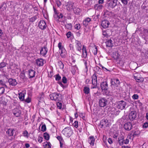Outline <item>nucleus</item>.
Masks as SVG:
<instances>
[{
  "mask_svg": "<svg viewBox=\"0 0 148 148\" xmlns=\"http://www.w3.org/2000/svg\"><path fill=\"white\" fill-rule=\"evenodd\" d=\"M25 94L24 93H20L18 94V98L21 101H23L24 100Z\"/></svg>",
  "mask_w": 148,
  "mask_h": 148,
  "instance_id": "obj_27",
  "label": "nucleus"
},
{
  "mask_svg": "<svg viewBox=\"0 0 148 148\" xmlns=\"http://www.w3.org/2000/svg\"><path fill=\"white\" fill-rule=\"evenodd\" d=\"M46 130V126L45 124L43 125L41 127V131L43 132H45Z\"/></svg>",
  "mask_w": 148,
  "mask_h": 148,
  "instance_id": "obj_46",
  "label": "nucleus"
},
{
  "mask_svg": "<svg viewBox=\"0 0 148 148\" xmlns=\"http://www.w3.org/2000/svg\"><path fill=\"white\" fill-rule=\"evenodd\" d=\"M61 95L56 93H53L50 95V99L52 100L60 101L61 100Z\"/></svg>",
  "mask_w": 148,
  "mask_h": 148,
  "instance_id": "obj_3",
  "label": "nucleus"
},
{
  "mask_svg": "<svg viewBox=\"0 0 148 148\" xmlns=\"http://www.w3.org/2000/svg\"><path fill=\"white\" fill-rule=\"evenodd\" d=\"M92 82L94 86L91 87V88H97V79L96 75L95 74L93 75L92 76Z\"/></svg>",
  "mask_w": 148,
  "mask_h": 148,
  "instance_id": "obj_5",
  "label": "nucleus"
},
{
  "mask_svg": "<svg viewBox=\"0 0 148 148\" xmlns=\"http://www.w3.org/2000/svg\"><path fill=\"white\" fill-rule=\"evenodd\" d=\"M101 88L102 90H107L108 89L107 82L105 81L102 82L101 84Z\"/></svg>",
  "mask_w": 148,
  "mask_h": 148,
  "instance_id": "obj_12",
  "label": "nucleus"
},
{
  "mask_svg": "<svg viewBox=\"0 0 148 148\" xmlns=\"http://www.w3.org/2000/svg\"><path fill=\"white\" fill-rule=\"evenodd\" d=\"M58 47L59 49V52L60 56L62 58H66V51L64 46L62 45L61 42H59L58 43Z\"/></svg>",
  "mask_w": 148,
  "mask_h": 148,
  "instance_id": "obj_1",
  "label": "nucleus"
},
{
  "mask_svg": "<svg viewBox=\"0 0 148 148\" xmlns=\"http://www.w3.org/2000/svg\"><path fill=\"white\" fill-rule=\"evenodd\" d=\"M107 103L108 101L107 99L104 98H101L99 101V105L101 107H104Z\"/></svg>",
  "mask_w": 148,
  "mask_h": 148,
  "instance_id": "obj_6",
  "label": "nucleus"
},
{
  "mask_svg": "<svg viewBox=\"0 0 148 148\" xmlns=\"http://www.w3.org/2000/svg\"><path fill=\"white\" fill-rule=\"evenodd\" d=\"M14 130L13 129L10 128L8 129L6 132L9 136H12L14 133Z\"/></svg>",
  "mask_w": 148,
  "mask_h": 148,
  "instance_id": "obj_23",
  "label": "nucleus"
},
{
  "mask_svg": "<svg viewBox=\"0 0 148 148\" xmlns=\"http://www.w3.org/2000/svg\"><path fill=\"white\" fill-rule=\"evenodd\" d=\"M28 73L29 78H32L35 77L36 72L32 69H30L28 71Z\"/></svg>",
  "mask_w": 148,
  "mask_h": 148,
  "instance_id": "obj_20",
  "label": "nucleus"
},
{
  "mask_svg": "<svg viewBox=\"0 0 148 148\" xmlns=\"http://www.w3.org/2000/svg\"><path fill=\"white\" fill-rule=\"evenodd\" d=\"M37 18V16H35L30 18L29 19V22L33 23L34 22Z\"/></svg>",
  "mask_w": 148,
  "mask_h": 148,
  "instance_id": "obj_37",
  "label": "nucleus"
},
{
  "mask_svg": "<svg viewBox=\"0 0 148 148\" xmlns=\"http://www.w3.org/2000/svg\"><path fill=\"white\" fill-rule=\"evenodd\" d=\"M91 21V19L90 18L88 17H86L83 21V25L86 27L88 25L90 24Z\"/></svg>",
  "mask_w": 148,
  "mask_h": 148,
  "instance_id": "obj_11",
  "label": "nucleus"
},
{
  "mask_svg": "<svg viewBox=\"0 0 148 148\" xmlns=\"http://www.w3.org/2000/svg\"><path fill=\"white\" fill-rule=\"evenodd\" d=\"M43 137L46 140H48L49 139L50 136L48 133L45 132L43 134Z\"/></svg>",
  "mask_w": 148,
  "mask_h": 148,
  "instance_id": "obj_29",
  "label": "nucleus"
},
{
  "mask_svg": "<svg viewBox=\"0 0 148 148\" xmlns=\"http://www.w3.org/2000/svg\"><path fill=\"white\" fill-rule=\"evenodd\" d=\"M62 81L63 83L64 84L66 83L67 82V79L65 76L63 77Z\"/></svg>",
  "mask_w": 148,
  "mask_h": 148,
  "instance_id": "obj_51",
  "label": "nucleus"
},
{
  "mask_svg": "<svg viewBox=\"0 0 148 148\" xmlns=\"http://www.w3.org/2000/svg\"><path fill=\"white\" fill-rule=\"evenodd\" d=\"M65 26L67 29L71 30L72 29V25L71 23H67L66 24Z\"/></svg>",
  "mask_w": 148,
  "mask_h": 148,
  "instance_id": "obj_33",
  "label": "nucleus"
},
{
  "mask_svg": "<svg viewBox=\"0 0 148 148\" xmlns=\"http://www.w3.org/2000/svg\"><path fill=\"white\" fill-rule=\"evenodd\" d=\"M108 30H107L106 31H103L102 32V34L104 37H107L108 36V34L107 33L108 31Z\"/></svg>",
  "mask_w": 148,
  "mask_h": 148,
  "instance_id": "obj_35",
  "label": "nucleus"
},
{
  "mask_svg": "<svg viewBox=\"0 0 148 148\" xmlns=\"http://www.w3.org/2000/svg\"><path fill=\"white\" fill-rule=\"evenodd\" d=\"M73 126L76 128L78 127V122L77 121H75L73 124Z\"/></svg>",
  "mask_w": 148,
  "mask_h": 148,
  "instance_id": "obj_49",
  "label": "nucleus"
},
{
  "mask_svg": "<svg viewBox=\"0 0 148 148\" xmlns=\"http://www.w3.org/2000/svg\"><path fill=\"white\" fill-rule=\"evenodd\" d=\"M54 77H55V79L56 81H59L61 79V77L59 74L56 75Z\"/></svg>",
  "mask_w": 148,
  "mask_h": 148,
  "instance_id": "obj_42",
  "label": "nucleus"
},
{
  "mask_svg": "<svg viewBox=\"0 0 148 148\" xmlns=\"http://www.w3.org/2000/svg\"><path fill=\"white\" fill-rule=\"evenodd\" d=\"M140 132L139 130H136L133 133V136L134 137L139 135L140 134Z\"/></svg>",
  "mask_w": 148,
  "mask_h": 148,
  "instance_id": "obj_34",
  "label": "nucleus"
},
{
  "mask_svg": "<svg viewBox=\"0 0 148 148\" xmlns=\"http://www.w3.org/2000/svg\"><path fill=\"white\" fill-rule=\"evenodd\" d=\"M74 27L75 29L79 30L81 27V25L79 23L76 24L75 25Z\"/></svg>",
  "mask_w": 148,
  "mask_h": 148,
  "instance_id": "obj_45",
  "label": "nucleus"
},
{
  "mask_svg": "<svg viewBox=\"0 0 148 148\" xmlns=\"http://www.w3.org/2000/svg\"><path fill=\"white\" fill-rule=\"evenodd\" d=\"M134 78L136 81L138 82H142L143 81V79L142 78L134 76Z\"/></svg>",
  "mask_w": 148,
  "mask_h": 148,
  "instance_id": "obj_30",
  "label": "nucleus"
},
{
  "mask_svg": "<svg viewBox=\"0 0 148 148\" xmlns=\"http://www.w3.org/2000/svg\"><path fill=\"white\" fill-rule=\"evenodd\" d=\"M38 26L39 28L41 29H44L46 28L47 25L45 21L41 20L39 23Z\"/></svg>",
  "mask_w": 148,
  "mask_h": 148,
  "instance_id": "obj_9",
  "label": "nucleus"
},
{
  "mask_svg": "<svg viewBox=\"0 0 148 148\" xmlns=\"http://www.w3.org/2000/svg\"><path fill=\"white\" fill-rule=\"evenodd\" d=\"M58 84L60 86L62 87L63 89L66 88L67 86H64L62 83L61 82H59Z\"/></svg>",
  "mask_w": 148,
  "mask_h": 148,
  "instance_id": "obj_56",
  "label": "nucleus"
},
{
  "mask_svg": "<svg viewBox=\"0 0 148 148\" xmlns=\"http://www.w3.org/2000/svg\"><path fill=\"white\" fill-rule=\"evenodd\" d=\"M58 66H60V68L62 69L64 68V64L61 61H60L58 63Z\"/></svg>",
  "mask_w": 148,
  "mask_h": 148,
  "instance_id": "obj_41",
  "label": "nucleus"
},
{
  "mask_svg": "<svg viewBox=\"0 0 148 148\" xmlns=\"http://www.w3.org/2000/svg\"><path fill=\"white\" fill-rule=\"evenodd\" d=\"M62 134L66 137H69L73 134V132L70 127H68L64 128L62 131Z\"/></svg>",
  "mask_w": 148,
  "mask_h": 148,
  "instance_id": "obj_2",
  "label": "nucleus"
},
{
  "mask_svg": "<svg viewBox=\"0 0 148 148\" xmlns=\"http://www.w3.org/2000/svg\"><path fill=\"white\" fill-rule=\"evenodd\" d=\"M53 9L54 12L53 15L54 17L56 18H58V19L62 18L63 17L62 14L61 13L58 12L54 6L53 7Z\"/></svg>",
  "mask_w": 148,
  "mask_h": 148,
  "instance_id": "obj_8",
  "label": "nucleus"
},
{
  "mask_svg": "<svg viewBox=\"0 0 148 148\" xmlns=\"http://www.w3.org/2000/svg\"><path fill=\"white\" fill-rule=\"evenodd\" d=\"M51 144L50 143H47L45 145V148H51Z\"/></svg>",
  "mask_w": 148,
  "mask_h": 148,
  "instance_id": "obj_47",
  "label": "nucleus"
},
{
  "mask_svg": "<svg viewBox=\"0 0 148 148\" xmlns=\"http://www.w3.org/2000/svg\"><path fill=\"white\" fill-rule=\"evenodd\" d=\"M92 51L93 54L95 55L97 54V48L96 46H95L94 47L92 48Z\"/></svg>",
  "mask_w": 148,
  "mask_h": 148,
  "instance_id": "obj_32",
  "label": "nucleus"
},
{
  "mask_svg": "<svg viewBox=\"0 0 148 148\" xmlns=\"http://www.w3.org/2000/svg\"><path fill=\"white\" fill-rule=\"evenodd\" d=\"M113 40V38L112 40L111 38L107 40L106 42V46L107 47H112L114 43Z\"/></svg>",
  "mask_w": 148,
  "mask_h": 148,
  "instance_id": "obj_15",
  "label": "nucleus"
},
{
  "mask_svg": "<svg viewBox=\"0 0 148 148\" xmlns=\"http://www.w3.org/2000/svg\"><path fill=\"white\" fill-rule=\"evenodd\" d=\"M132 98L134 99H137L138 98V96L137 94H135L132 96Z\"/></svg>",
  "mask_w": 148,
  "mask_h": 148,
  "instance_id": "obj_53",
  "label": "nucleus"
},
{
  "mask_svg": "<svg viewBox=\"0 0 148 148\" xmlns=\"http://www.w3.org/2000/svg\"><path fill=\"white\" fill-rule=\"evenodd\" d=\"M121 148H131V147L128 146H123Z\"/></svg>",
  "mask_w": 148,
  "mask_h": 148,
  "instance_id": "obj_64",
  "label": "nucleus"
},
{
  "mask_svg": "<svg viewBox=\"0 0 148 148\" xmlns=\"http://www.w3.org/2000/svg\"><path fill=\"white\" fill-rule=\"evenodd\" d=\"M76 55L75 54H73L72 55H71V58L72 59V62L73 63H75V57Z\"/></svg>",
  "mask_w": 148,
  "mask_h": 148,
  "instance_id": "obj_44",
  "label": "nucleus"
},
{
  "mask_svg": "<svg viewBox=\"0 0 148 148\" xmlns=\"http://www.w3.org/2000/svg\"><path fill=\"white\" fill-rule=\"evenodd\" d=\"M25 101L27 103H29L31 101V99L29 96H28L27 99L25 100Z\"/></svg>",
  "mask_w": 148,
  "mask_h": 148,
  "instance_id": "obj_54",
  "label": "nucleus"
},
{
  "mask_svg": "<svg viewBox=\"0 0 148 148\" xmlns=\"http://www.w3.org/2000/svg\"><path fill=\"white\" fill-rule=\"evenodd\" d=\"M22 134L24 137H26L27 138H29V134H28V132L26 130H25L23 132Z\"/></svg>",
  "mask_w": 148,
  "mask_h": 148,
  "instance_id": "obj_28",
  "label": "nucleus"
},
{
  "mask_svg": "<svg viewBox=\"0 0 148 148\" xmlns=\"http://www.w3.org/2000/svg\"><path fill=\"white\" fill-rule=\"evenodd\" d=\"M110 83H111V85L115 86V83L114 82V79H111V81H110Z\"/></svg>",
  "mask_w": 148,
  "mask_h": 148,
  "instance_id": "obj_62",
  "label": "nucleus"
},
{
  "mask_svg": "<svg viewBox=\"0 0 148 148\" xmlns=\"http://www.w3.org/2000/svg\"><path fill=\"white\" fill-rule=\"evenodd\" d=\"M7 64L4 62L0 63V69H1L5 67Z\"/></svg>",
  "mask_w": 148,
  "mask_h": 148,
  "instance_id": "obj_38",
  "label": "nucleus"
},
{
  "mask_svg": "<svg viewBox=\"0 0 148 148\" xmlns=\"http://www.w3.org/2000/svg\"><path fill=\"white\" fill-rule=\"evenodd\" d=\"M108 121L107 119H103L101 120L100 123L101 125L103 127L104 126H106V123H108Z\"/></svg>",
  "mask_w": 148,
  "mask_h": 148,
  "instance_id": "obj_26",
  "label": "nucleus"
},
{
  "mask_svg": "<svg viewBox=\"0 0 148 148\" xmlns=\"http://www.w3.org/2000/svg\"><path fill=\"white\" fill-rule=\"evenodd\" d=\"M117 0H112L110 3V5L112 8H114L117 5Z\"/></svg>",
  "mask_w": 148,
  "mask_h": 148,
  "instance_id": "obj_24",
  "label": "nucleus"
},
{
  "mask_svg": "<svg viewBox=\"0 0 148 148\" xmlns=\"http://www.w3.org/2000/svg\"><path fill=\"white\" fill-rule=\"evenodd\" d=\"M123 127L126 130L129 131L132 128V125L131 123L128 122L124 124Z\"/></svg>",
  "mask_w": 148,
  "mask_h": 148,
  "instance_id": "obj_10",
  "label": "nucleus"
},
{
  "mask_svg": "<svg viewBox=\"0 0 148 148\" xmlns=\"http://www.w3.org/2000/svg\"><path fill=\"white\" fill-rule=\"evenodd\" d=\"M58 108L60 109L62 108V104L61 102H58L57 103Z\"/></svg>",
  "mask_w": 148,
  "mask_h": 148,
  "instance_id": "obj_48",
  "label": "nucleus"
},
{
  "mask_svg": "<svg viewBox=\"0 0 148 148\" xmlns=\"http://www.w3.org/2000/svg\"><path fill=\"white\" fill-rule=\"evenodd\" d=\"M124 144H128L129 143V140L128 139H126L124 140Z\"/></svg>",
  "mask_w": 148,
  "mask_h": 148,
  "instance_id": "obj_61",
  "label": "nucleus"
},
{
  "mask_svg": "<svg viewBox=\"0 0 148 148\" xmlns=\"http://www.w3.org/2000/svg\"><path fill=\"white\" fill-rule=\"evenodd\" d=\"M56 3L58 7H59L61 5V2L59 0H57L56 1Z\"/></svg>",
  "mask_w": 148,
  "mask_h": 148,
  "instance_id": "obj_58",
  "label": "nucleus"
},
{
  "mask_svg": "<svg viewBox=\"0 0 148 148\" xmlns=\"http://www.w3.org/2000/svg\"><path fill=\"white\" fill-rule=\"evenodd\" d=\"M56 138L59 140L60 143L64 141L62 137L60 136H58Z\"/></svg>",
  "mask_w": 148,
  "mask_h": 148,
  "instance_id": "obj_52",
  "label": "nucleus"
},
{
  "mask_svg": "<svg viewBox=\"0 0 148 148\" xmlns=\"http://www.w3.org/2000/svg\"><path fill=\"white\" fill-rule=\"evenodd\" d=\"M66 35L67 38H71L72 36H73V34L71 32H69L67 33Z\"/></svg>",
  "mask_w": 148,
  "mask_h": 148,
  "instance_id": "obj_43",
  "label": "nucleus"
},
{
  "mask_svg": "<svg viewBox=\"0 0 148 148\" xmlns=\"http://www.w3.org/2000/svg\"><path fill=\"white\" fill-rule=\"evenodd\" d=\"M136 117V113L135 111H133L130 112L129 114V117L131 120L134 119Z\"/></svg>",
  "mask_w": 148,
  "mask_h": 148,
  "instance_id": "obj_13",
  "label": "nucleus"
},
{
  "mask_svg": "<svg viewBox=\"0 0 148 148\" xmlns=\"http://www.w3.org/2000/svg\"><path fill=\"white\" fill-rule=\"evenodd\" d=\"M119 141L120 145H123L124 143V140L123 138L119 139Z\"/></svg>",
  "mask_w": 148,
  "mask_h": 148,
  "instance_id": "obj_55",
  "label": "nucleus"
},
{
  "mask_svg": "<svg viewBox=\"0 0 148 148\" xmlns=\"http://www.w3.org/2000/svg\"><path fill=\"white\" fill-rule=\"evenodd\" d=\"M108 142L110 144H111L112 143V139L110 138H109L108 139Z\"/></svg>",
  "mask_w": 148,
  "mask_h": 148,
  "instance_id": "obj_63",
  "label": "nucleus"
},
{
  "mask_svg": "<svg viewBox=\"0 0 148 148\" xmlns=\"http://www.w3.org/2000/svg\"><path fill=\"white\" fill-rule=\"evenodd\" d=\"M60 146L61 148H65V145L64 144V140L60 142Z\"/></svg>",
  "mask_w": 148,
  "mask_h": 148,
  "instance_id": "obj_40",
  "label": "nucleus"
},
{
  "mask_svg": "<svg viewBox=\"0 0 148 148\" xmlns=\"http://www.w3.org/2000/svg\"><path fill=\"white\" fill-rule=\"evenodd\" d=\"M95 138L93 136H90L88 139V142L91 145L93 146L95 143Z\"/></svg>",
  "mask_w": 148,
  "mask_h": 148,
  "instance_id": "obj_22",
  "label": "nucleus"
},
{
  "mask_svg": "<svg viewBox=\"0 0 148 148\" xmlns=\"http://www.w3.org/2000/svg\"><path fill=\"white\" fill-rule=\"evenodd\" d=\"M7 5L4 3H3L1 5H0V10L2 12H3L5 10Z\"/></svg>",
  "mask_w": 148,
  "mask_h": 148,
  "instance_id": "obj_25",
  "label": "nucleus"
},
{
  "mask_svg": "<svg viewBox=\"0 0 148 148\" xmlns=\"http://www.w3.org/2000/svg\"><path fill=\"white\" fill-rule=\"evenodd\" d=\"M143 35L145 37H147L148 36V30L146 29H144L143 30Z\"/></svg>",
  "mask_w": 148,
  "mask_h": 148,
  "instance_id": "obj_36",
  "label": "nucleus"
},
{
  "mask_svg": "<svg viewBox=\"0 0 148 148\" xmlns=\"http://www.w3.org/2000/svg\"><path fill=\"white\" fill-rule=\"evenodd\" d=\"M5 91L4 88L3 87H0V94H2Z\"/></svg>",
  "mask_w": 148,
  "mask_h": 148,
  "instance_id": "obj_50",
  "label": "nucleus"
},
{
  "mask_svg": "<svg viewBox=\"0 0 148 148\" xmlns=\"http://www.w3.org/2000/svg\"><path fill=\"white\" fill-rule=\"evenodd\" d=\"M8 81L9 84L12 86H15L17 84L16 80L15 79L10 78L8 79Z\"/></svg>",
  "mask_w": 148,
  "mask_h": 148,
  "instance_id": "obj_19",
  "label": "nucleus"
},
{
  "mask_svg": "<svg viewBox=\"0 0 148 148\" xmlns=\"http://www.w3.org/2000/svg\"><path fill=\"white\" fill-rule=\"evenodd\" d=\"M44 60L42 59H38L36 60V64L39 66H42L44 64Z\"/></svg>",
  "mask_w": 148,
  "mask_h": 148,
  "instance_id": "obj_21",
  "label": "nucleus"
},
{
  "mask_svg": "<svg viewBox=\"0 0 148 148\" xmlns=\"http://www.w3.org/2000/svg\"><path fill=\"white\" fill-rule=\"evenodd\" d=\"M126 106L125 102L123 100L119 101L117 102V108L121 110L125 109Z\"/></svg>",
  "mask_w": 148,
  "mask_h": 148,
  "instance_id": "obj_4",
  "label": "nucleus"
},
{
  "mask_svg": "<svg viewBox=\"0 0 148 148\" xmlns=\"http://www.w3.org/2000/svg\"><path fill=\"white\" fill-rule=\"evenodd\" d=\"M84 91L85 94H88L90 92V88L89 87L85 86Z\"/></svg>",
  "mask_w": 148,
  "mask_h": 148,
  "instance_id": "obj_31",
  "label": "nucleus"
},
{
  "mask_svg": "<svg viewBox=\"0 0 148 148\" xmlns=\"http://www.w3.org/2000/svg\"><path fill=\"white\" fill-rule=\"evenodd\" d=\"M75 47L76 50L79 51L81 52L82 49V45L80 41L76 40L75 42Z\"/></svg>",
  "mask_w": 148,
  "mask_h": 148,
  "instance_id": "obj_7",
  "label": "nucleus"
},
{
  "mask_svg": "<svg viewBox=\"0 0 148 148\" xmlns=\"http://www.w3.org/2000/svg\"><path fill=\"white\" fill-rule=\"evenodd\" d=\"M148 127V123L145 122L143 125V128H147Z\"/></svg>",
  "mask_w": 148,
  "mask_h": 148,
  "instance_id": "obj_57",
  "label": "nucleus"
},
{
  "mask_svg": "<svg viewBox=\"0 0 148 148\" xmlns=\"http://www.w3.org/2000/svg\"><path fill=\"white\" fill-rule=\"evenodd\" d=\"M14 115L16 117H19L21 114V111L19 109L16 108L13 110Z\"/></svg>",
  "mask_w": 148,
  "mask_h": 148,
  "instance_id": "obj_16",
  "label": "nucleus"
},
{
  "mask_svg": "<svg viewBox=\"0 0 148 148\" xmlns=\"http://www.w3.org/2000/svg\"><path fill=\"white\" fill-rule=\"evenodd\" d=\"M83 61L84 62V63L86 68V69H87V61L84 59H83Z\"/></svg>",
  "mask_w": 148,
  "mask_h": 148,
  "instance_id": "obj_59",
  "label": "nucleus"
},
{
  "mask_svg": "<svg viewBox=\"0 0 148 148\" xmlns=\"http://www.w3.org/2000/svg\"><path fill=\"white\" fill-rule=\"evenodd\" d=\"M48 51V49L46 47L44 46L41 48L40 50V54L45 56Z\"/></svg>",
  "mask_w": 148,
  "mask_h": 148,
  "instance_id": "obj_14",
  "label": "nucleus"
},
{
  "mask_svg": "<svg viewBox=\"0 0 148 148\" xmlns=\"http://www.w3.org/2000/svg\"><path fill=\"white\" fill-rule=\"evenodd\" d=\"M109 24L108 21L107 20H104L102 21L101 25L103 28H106L108 27Z\"/></svg>",
  "mask_w": 148,
  "mask_h": 148,
  "instance_id": "obj_17",
  "label": "nucleus"
},
{
  "mask_svg": "<svg viewBox=\"0 0 148 148\" xmlns=\"http://www.w3.org/2000/svg\"><path fill=\"white\" fill-rule=\"evenodd\" d=\"M82 50V57L84 58H86L87 56V51L86 50V47L84 45H83Z\"/></svg>",
  "mask_w": 148,
  "mask_h": 148,
  "instance_id": "obj_18",
  "label": "nucleus"
},
{
  "mask_svg": "<svg viewBox=\"0 0 148 148\" xmlns=\"http://www.w3.org/2000/svg\"><path fill=\"white\" fill-rule=\"evenodd\" d=\"M43 138L42 137H39L38 138V141L39 142L41 143L42 141Z\"/></svg>",
  "mask_w": 148,
  "mask_h": 148,
  "instance_id": "obj_60",
  "label": "nucleus"
},
{
  "mask_svg": "<svg viewBox=\"0 0 148 148\" xmlns=\"http://www.w3.org/2000/svg\"><path fill=\"white\" fill-rule=\"evenodd\" d=\"M114 82L115 83V86H117L120 84V81L119 79L117 78L114 79Z\"/></svg>",
  "mask_w": 148,
  "mask_h": 148,
  "instance_id": "obj_39",
  "label": "nucleus"
}]
</instances>
